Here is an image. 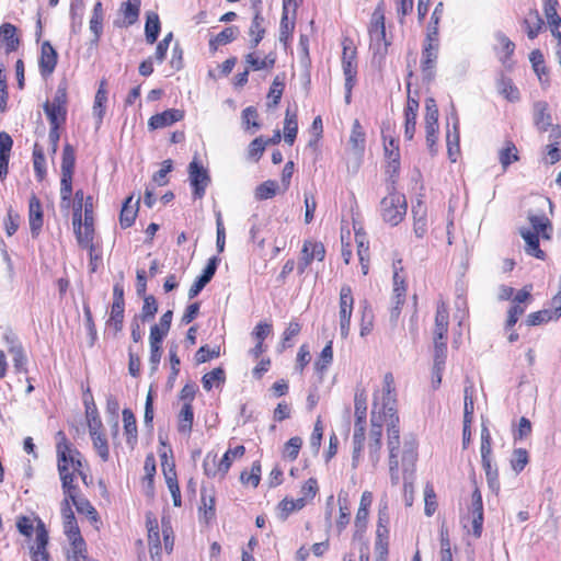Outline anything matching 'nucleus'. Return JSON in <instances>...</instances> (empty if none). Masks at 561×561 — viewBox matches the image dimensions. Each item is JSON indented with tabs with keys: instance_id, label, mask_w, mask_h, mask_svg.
Masks as SVG:
<instances>
[{
	"instance_id": "nucleus-17",
	"label": "nucleus",
	"mask_w": 561,
	"mask_h": 561,
	"mask_svg": "<svg viewBox=\"0 0 561 561\" xmlns=\"http://www.w3.org/2000/svg\"><path fill=\"white\" fill-rule=\"evenodd\" d=\"M218 263L219 259L216 256H213L208 260V263L205 266L202 275L194 282V284L191 286L188 290L190 299L196 297L203 290V288L211 280L216 273Z\"/></svg>"
},
{
	"instance_id": "nucleus-20",
	"label": "nucleus",
	"mask_w": 561,
	"mask_h": 561,
	"mask_svg": "<svg viewBox=\"0 0 561 561\" xmlns=\"http://www.w3.org/2000/svg\"><path fill=\"white\" fill-rule=\"evenodd\" d=\"M28 221L32 236H38L43 227V209L35 194H32L28 201Z\"/></svg>"
},
{
	"instance_id": "nucleus-39",
	"label": "nucleus",
	"mask_w": 561,
	"mask_h": 561,
	"mask_svg": "<svg viewBox=\"0 0 561 561\" xmlns=\"http://www.w3.org/2000/svg\"><path fill=\"white\" fill-rule=\"evenodd\" d=\"M264 34H265L264 18L262 16V14L259 11H256L253 16L251 26H250V36H252V39H251L252 48H255L259 45V43L264 37Z\"/></svg>"
},
{
	"instance_id": "nucleus-24",
	"label": "nucleus",
	"mask_w": 561,
	"mask_h": 561,
	"mask_svg": "<svg viewBox=\"0 0 561 561\" xmlns=\"http://www.w3.org/2000/svg\"><path fill=\"white\" fill-rule=\"evenodd\" d=\"M35 542L31 547V556H39L41 553H49L47 546L49 541L48 531L44 522L36 517Z\"/></svg>"
},
{
	"instance_id": "nucleus-26",
	"label": "nucleus",
	"mask_w": 561,
	"mask_h": 561,
	"mask_svg": "<svg viewBox=\"0 0 561 561\" xmlns=\"http://www.w3.org/2000/svg\"><path fill=\"white\" fill-rule=\"evenodd\" d=\"M413 230L417 238H423L427 232L426 207L422 201L412 206Z\"/></svg>"
},
{
	"instance_id": "nucleus-12",
	"label": "nucleus",
	"mask_w": 561,
	"mask_h": 561,
	"mask_svg": "<svg viewBox=\"0 0 561 561\" xmlns=\"http://www.w3.org/2000/svg\"><path fill=\"white\" fill-rule=\"evenodd\" d=\"M325 256V249L321 242L307 240L304 243L301 250V257L297 265L299 274H304L306 268L311 264L313 260L323 261Z\"/></svg>"
},
{
	"instance_id": "nucleus-7",
	"label": "nucleus",
	"mask_w": 561,
	"mask_h": 561,
	"mask_svg": "<svg viewBox=\"0 0 561 561\" xmlns=\"http://www.w3.org/2000/svg\"><path fill=\"white\" fill-rule=\"evenodd\" d=\"M405 196L393 188L380 202L382 219L391 226L399 225L407 214Z\"/></svg>"
},
{
	"instance_id": "nucleus-61",
	"label": "nucleus",
	"mask_w": 561,
	"mask_h": 561,
	"mask_svg": "<svg viewBox=\"0 0 561 561\" xmlns=\"http://www.w3.org/2000/svg\"><path fill=\"white\" fill-rule=\"evenodd\" d=\"M500 93L508 101L516 102L519 100V91L508 79H502L499 84Z\"/></svg>"
},
{
	"instance_id": "nucleus-28",
	"label": "nucleus",
	"mask_w": 561,
	"mask_h": 561,
	"mask_svg": "<svg viewBox=\"0 0 561 561\" xmlns=\"http://www.w3.org/2000/svg\"><path fill=\"white\" fill-rule=\"evenodd\" d=\"M519 232L526 243V253L542 260L545 257V252L539 248L540 234L533 232L529 228H520Z\"/></svg>"
},
{
	"instance_id": "nucleus-52",
	"label": "nucleus",
	"mask_w": 561,
	"mask_h": 561,
	"mask_svg": "<svg viewBox=\"0 0 561 561\" xmlns=\"http://www.w3.org/2000/svg\"><path fill=\"white\" fill-rule=\"evenodd\" d=\"M167 485L172 495L174 506H181V492L178 483L176 474L173 468L169 470V472H164Z\"/></svg>"
},
{
	"instance_id": "nucleus-56",
	"label": "nucleus",
	"mask_w": 561,
	"mask_h": 561,
	"mask_svg": "<svg viewBox=\"0 0 561 561\" xmlns=\"http://www.w3.org/2000/svg\"><path fill=\"white\" fill-rule=\"evenodd\" d=\"M333 360L332 341H330L321 351L318 360L314 363L316 370L323 373Z\"/></svg>"
},
{
	"instance_id": "nucleus-36",
	"label": "nucleus",
	"mask_w": 561,
	"mask_h": 561,
	"mask_svg": "<svg viewBox=\"0 0 561 561\" xmlns=\"http://www.w3.org/2000/svg\"><path fill=\"white\" fill-rule=\"evenodd\" d=\"M558 3H543V12L551 28V34L561 41V18L557 12Z\"/></svg>"
},
{
	"instance_id": "nucleus-34",
	"label": "nucleus",
	"mask_w": 561,
	"mask_h": 561,
	"mask_svg": "<svg viewBox=\"0 0 561 561\" xmlns=\"http://www.w3.org/2000/svg\"><path fill=\"white\" fill-rule=\"evenodd\" d=\"M124 432L126 442L130 447L137 443V423L134 413L129 409L123 410Z\"/></svg>"
},
{
	"instance_id": "nucleus-51",
	"label": "nucleus",
	"mask_w": 561,
	"mask_h": 561,
	"mask_svg": "<svg viewBox=\"0 0 561 561\" xmlns=\"http://www.w3.org/2000/svg\"><path fill=\"white\" fill-rule=\"evenodd\" d=\"M295 30V19L293 16H282L279 24V42L287 48L289 39Z\"/></svg>"
},
{
	"instance_id": "nucleus-14",
	"label": "nucleus",
	"mask_w": 561,
	"mask_h": 561,
	"mask_svg": "<svg viewBox=\"0 0 561 561\" xmlns=\"http://www.w3.org/2000/svg\"><path fill=\"white\" fill-rule=\"evenodd\" d=\"M533 123L539 133L548 131L552 123V114L548 102L539 100L533 104Z\"/></svg>"
},
{
	"instance_id": "nucleus-40",
	"label": "nucleus",
	"mask_w": 561,
	"mask_h": 561,
	"mask_svg": "<svg viewBox=\"0 0 561 561\" xmlns=\"http://www.w3.org/2000/svg\"><path fill=\"white\" fill-rule=\"evenodd\" d=\"M305 497H299L297 500L284 499L278 504V516L282 520H285L291 513L301 510L302 507H305Z\"/></svg>"
},
{
	"instance_id": "nucleus-55",
	"label": "nucleus",
	"mask_w": 561,
	"mask_h": 561,
	"mask_svg": "<svg viewBox=\"0 0 561 561\" xmlns=\"http://www.w3.org/2000/svg\"><path fill=\"white\" fill-rule=\"evenodd\" d=\"M71 548L68 551V561H89L87 556V548L83 538L81 537V542L79 543L77 540L70 539Z\"/></svg>"
},
{
	"instance_id": "nucleus-2",
	"label": "nucleus",
	"mask_w": 561,
	"mask_h": 561,
	"mask_svg": "<svg viewBox=\"0 0 561 561\" xmlns=\"http://www.w3.org/2000/svg\"><path fill=\"white\" fill-rule=\"evenodd\" d=\"M56 451L58 458V472L61 480V488L65 499L73 500L78 495L79 489L75 484V473L82 468L81 454L72 448L65 433L59 431L56 435Z\"/></svg>"
},
{
	"instance_id": "nucleus-41",
	"label": "nucleus",
	"mask_w": 561,
	"mask_h": 561,
	"mask_svg": "<svg viewBox=\"0 0 561 561\" xmlns=\"http://www.w3.org/2000/svg\"><path fill=\"white\" fill-rule=\"evenodd\" d=\"M84 13L83 0H72L70 5L71 32L77 34L82 27V18Z\"/></svg>"
},
{
	"instance_id": "nucleus-62",
	"label": "nucleus",
	"mask_w": 561,
	"mask_h": 561,
	"mask_svg": "<svg viewBox=\"0 0 561 561\" xmlns=\"http://www.w3.org/2000/svg\"><path fill=\"white\" fill-rule=\"evenodd\" d=\"M283 91H284V82L277 76L274 79V81L270 88L268 95H267V98L270 100L267 105L270 107L276 106L279 103L280 98L283 95Z\"/></svg>"
},
{
	"instance_id": "nucleus-43",
	"label": "nucleus",
	"mask_w": 561,
	"mask_h": 561,
	"mask_svg": "<svg viewBox=\"0 0 561 561\" xmlns=\"http://www.w3.org/2000/svg\"><path fill=\"white\" fill-rule=\"evenodd\" d=\"M238 33L239 31L236 26L226 27L219 34H217L216 37L209 41L210 48L216 50L219 46L231 43L233 39H236Z\"/></svg>"
},
{
	"instance_id": "nucleus-30",
	"label": "nucleus",
	"mask_w": 561,
	"mask_h": 561,
	"mask_svg": "<svg viewBox=\"0 0 561 561\" xmlns=\"http://www.w3.org/2000/svg\"><path fill=\"white\" fill-rule=\"evenodd\" d=\"M449 324V314L447 307L444 302L438 304L435 314V325L433 335L438 337H447Z\"/></svg>"
},
{
	"instance_id": "nucleus-3",
	"label": "nucleus",
	"mask_w": 561,
	"mask_h": 561,
	"mask_svg": "<svg viewBox=\"0 0 561 561\" xmlns=\"http://www.w3.org/2000/svg\"><path fill=\"white\" fill-rule=\"evenodd\" d=\"M367 413V396L364 390H357L354 398V433H353V450H352V468L356 469L362 459L365 445V424Z\"/></svg>"
},
{
	"instance_id": "nucleus-15",
	"label": "nucleus",
	"mask_w": 561,
	"mask_h": 561,
	"mask_svg": "<svg viewBox=\"0 0 561 561\" xmlns=\"http://www.w3.org/2000/svg\"><path fill=\"white\" fill-rule=\"evenodd\" d=\"M61 515L64 519V533L68 540L73 539L80 543L82 536L68 499H64L61 502Z\"/></svg>"
},
{
	"instance_id": "nucleus-54",
	"label": "nucleus",
	"mask_w": 561,
	"mask_h": 561,
	"mask_svg": "<svg viewBox=\"0 0 561 561\" xmlns=\"http://www.w3.org/2000/svg\"><path fill=\"white\" fill-rule=\"evenodd\" d=\"M279 186L276 181L267 180L255 190V197L260 201L272 198L276 195Z\"/></svg>"
},
{
	"instance_id": "nucleus-27",
	"label": "nucleus",
	"mask_w": 561,
	"mask_h": 561,
	"mask_svg": "<svg viewBox=\"0 0 561 561\" xmlns=\"http://www.w3.org/2000/svg\"><path fill=\"white\" fill-rule=\"evenodd\" d=\"M165 336L161 335L158 332V329L150 330L149 343H150V357L149 363L151 365V370L154 371L158 369L159 363L161 360V344Z\"/></svg>"
},
{
	"instance_id": "nucleus-60",
	"label": "nucleus",
	"mask_w": 561,
	"mask_h": 561,
	"mask_svg": "<svg viewBox=\"0 0 561 561\" xmlns=\"http://www.w3.org/2000/svg\"><path fill=\"white\" fill-rule=\"evenodd\" d=\"M87 407V419H88V427H89V434H94V432L100 431L102 427V421L98 414L96 408L94 403L88 404L85 402Z\"/></svg>"
},
{
	"instance_id": "nucleus-48",
	"label": "nucleus",
	"mask_w": 561,
	"mask_h": 561,
	"mask_svg": "<svg viewBox=\"0 0 561 561\" xmlns=\"http://www.w3.org/2000/svg\"><path fill=\"white\" fill-rule=\"evenodd\" d=\"M71 503L76 506L79 514L85 515L92 522L98 520V512L87 499L76 495L73 500H70Z\"/></svg>"
},
{
	"instance_id": "nucleus-4",
	"label": "nucleus",
	"mask_w": 561,
	"mask_h": 561,
	"mask_svg": "<svg viewBox=\"0 0 561 561\" xmlns=\"http://www.w3.org/2000/svg\"><path fill=\"white\" fill-rule=\"evenodd\" d=\"M92 197L89 196L84 202V219L82 220L81 205L73 207L72 225L79 245L91 252L94 250L93 244V216H92Z\"/></svg>"
},
{
	"instance_id": "nucleus-49",
	"label": "nucleus",
	"mask_w": 561,
	"mask_h": 561,
	"mask_svg": "<svg viewBox=\"0 0 561 561\" xmlns=\"http://www.w3.org/2000/svg\"><path fill=\"white\" fill-rule=\"evenodd\" d=\"M149 528H148V539H149V546H150V554L151 558L154 559L160 554V539H159V528L157 520H149L148 522Z\"/></svg>"
},
{
	"instance_id": "nucleus-46",
	"label": "nucleus",
	"mask_w": 561,
	"mask_h": 561,
	"mask_svg": "<svg viewBox=\"0 0 561 561\" xmlns=\"http://www.w3.org/2000/svg\"><path fill=\"white\" fill-rule=\"evenodd\" d=\"M365 131L358 119H355L352 126V131L350 136V142L352 147L357 151H364L365 149Z\"/></svg>"
},
{
	"instance_id": "nucleus-13",
	"label": "nucleus",
	"mask_w": 561,
	"mask_h": 561,
	"mask_svg": "<svg viewBox=\"0 0 561 561\" xmlns=\"http://www.w3.org/2000/svg\"><path fill=\"white\" fill-rule=\"evenodd\" d=\"M439 42H426L422 50L421 69L423 78L427 81L434 79L435 65L438 57Z\"/></svg>"
},
{
	"instance_id": "nucleus-42",
	"label": "nucleus",
	"mask_w": 561,
	"mask_h": 561,
	"mask_svg": "<svg viewBox=\"0 0 561 561\" xmlns=\"http://www.w3.org/2000/svg\"><path fill=\"white\" fill-rule=\"evenodd\" d=\"M225 379V370L221 367H217L203 376V388L207 391H210L214 387H219L222 385Z\"/></svg>"
},
{
	"instance_id": "nucleus-19",
	"label": "nucleus",
	"mask_w": 561,
	"mask_h": 561,
	"mask_svg": "<svg viewBox=\"0 0 561 561\" xmlns=\"http://www.w3.org/2000/svg\"><path fill=\"white\" fill-rule=\"evenodd\" d=\"M419 101L409 96L404 108V138L412 140L415 134Z\"/></svg>"
},
{
	"instance_id": "nucleus-35",
	"label": "nucleus",
	"mask_w": 561,
	"mask_h": 561,
	"mask_svg": "<svg viewBox=\"0 0 561 561\" xmlns=\"http://www.w3.org/2000/svg\"><path fill=\"white\" fill-rule=\"evenodd\" d=\"M444 13V3L438 2L432 13L431 21L427 25L426 42H439L438 25Z\"/></svg>"
},
{
	"instance_id": "nucleus-29",
	"label": "nucleus",
	"mask_w": 561,
	"mask_h": 561,
	"mask_svg": "<svg viewBox=\"0 0 561 561\" xmlns=\"http://www.w3.org/2000/svg\"><path fill=\"white\" fill-rule=\"evenodd\" d=\"M13 146L11 136L2 131L0 133V178L3 179L8 174L10 151Z\"/></svg>"
},
{
	"instance_id": "nucleus-9",
	"label": "nucleus",
	"mask_w": 561,
	"mask_h": 561,
	"mask_svg": "<svg viewBox=\"0 0 561 561\" xmlns=\"http://www.w3.org/2000/svg\"><path fill=\"white\" fill-rule=\"evenodd\" d=\"M44 112L50 126L65 124L67 116V93L65 89H57L53 100L44 104Z\"/></svg>"
},
{
	"instance_id": "nucleus-21",
	"label": "nucleus",
	"mask_w": 561,
	"mask_h": 561,
	"mask_svg": "<svg viewBox=\"0 0 561 561\" xmlns=\"http://www.w3.org/2000/svg\"><path fill=\"white\" fill-rule=\"evenodd\" d=\"M522 25L529 39H535L545 26V22L537 9H530L522 20Z\"/></svg>"
},
{
	"instance_id": "nucleus-38",
	"label": "nucleus",
	"mask_w": 561,
	"mask_h": 561,
	"mask_svg": "<svg viewBox=\"0 0 561 561\" xmlns=\"http://www.w3.org/2000/svg\"><path fill=\"white\" fill-rule=\"evenodd\" d=\"M160 20L157 13L148 12L145 24V35L148 44L157 42L160 33Z\"/></svg>"
},
{
	"instance_id": "nucleus-37",
	"label": "nucleus",
	"mask_w": 561,
	"mask_h": 561,
	"mask_svg": "<svg viewBox=\"0 0 561 561\" xmlns=\"http://www.w3.org/2000/svg\"><path fill=\"white\" fill-rule=\"evenodd\" d=\"M140 0H127L122 4L121 11L124 15L123 26H129L137 22L140 12Z\"/></svg>"
},
{
	"instance_id": "nucleus-58",
	"label": "nucleus",
	"mask_w": 561,
	"mask_h": 561,
	"mask_svg": "<svg viewBox=\"0 0 561 561\" xmlns=\"http://www.w3.org/2000/svg\"><path fill=\"white\" fill-rule=\"evenodd\" d=\"M124 307L118 304H112L111 307V316L107 320V325L113 327L116 332L121 331L123 328L124 320Z\"/></svg>"
},
{
	"instance_id": "nucleus-45",
	"label": "nucleus",
	"mask_w": 561,
	"mask_h": 561,
	"mask_svg": "<svg viewBox=\"0 0 561 561\" xmlns=\"http://www.w3.org/2000/svg\"><path fill=\"white\" fill-rule=\"evenodd\" d=\"M90 436L99 457L102 461H107L110 459V448L105 435L98 431L94 434H90Z\"/></svg>"
},
{
	"instance_id": "nucleus-5",
	"label": "nucleus",
	"mask_w": 561,
	"mask_h": 561,
	"mask_svg": "<svg viewBox=\"0 0 561 561\" xmlns=\"http://www.w3.org/2000/svg\"><path fill=\"white\" fill-rule=\"evenodd\" d=\"M417 451L414 442H404L401 453V466L403 472V492L407 506L413 504V480Z\"/></svg>"
},
{
	"instance_id": "nucleus-63",
	"label": "nucleus",
	"mask_w": 561,
	"mask_h": 561,
	"mask_svg": "<svg viewBox=\"0 0 561 561\" xmlns=\"http://www.w3.org/2000/svg\"><path fill=\"white\" fill-rule=\"evenodd\" d=\"M76 163L75 149L71 145L66 144L62 150L61 172H73Z\"/></svg>"
},
{
	"instance_id": "nucleus-44",
	"label": "nucleus",
	"mask_w": 561,
	"mask_h": 561,
	"mask_svg": "<svg viewBox=\"0 0 561 561\" xmlns=\"http://www.w3.org/2000/svg\"><path fill=\"white\" fill-rule=\"evenodd\" d=\"M482 468L485 472V478L489 488L493 492H497L500 490V481H499V471L495 463H493L492 459L482 461Z\"/></svg>"
},
{
	"instance_id": "nucleus-53",
	"label": "nucleus",
	"mask_w": 561,
	"mask_h": 561,
	"mask_svg": "<svg viewBox=\"0 0 561 561\" xmlns=\"http://www.w3.org/2000/svg\"><path fill=\"white\" fill-rule=\"evenodd\" d=\"M131 201L133 197H128L121 210L119 222L123 228L130 227L136 219L137 208L130 205Z\"/></svg>"
},
{
	"instance_id": "nucleus-23",
	"label": "nucleus",
	"mask_w": 561,
	"mask_h": 561,
	"mask_svg": "<svg viewBox=\"0 0 561 561\" xmlns=\"http://www.w3.org/2000/svg\"><path fill=\"white\" fill-rule=\"evenodd\" d=\"M19 45L16 27L11 23H3L0 26V47L4 46L5 54H10L18 50Z\"/></svg>"
},
{
	"instance_id": "nucleus-18",
	"label": "nucleus",
	"mask_w": 561,
	"mask_h": 561,
	"mask_svg": "<svg viewBox=\"0 0 561 561\" xmlns=\"http://www.w3.org/2000/svg\"><path fill=\"white\" fill-rule=\"evenodd\" d=\"M184 117V112L178 108H170L162 113H158L149 118L148 126L150 129H160L180 122Z\"/></svg>"
},
{
	"instance_id": "nucleus-57",
	"label": "nucleus",
	"mask_w": 561,
	"mask_h": 561,
	"mask_svg": "<svg viewBox=\"0 0 561 561\" xmlns=\"http://www.w3.org/2000/svg\"><path fill=\"white\" fill-rule=\"evenodd\" d=\"M500 163L506 170L508 165L518 160L517 149L513 142H507L506 147L499 152Z\"/></svg>"
},
{
	"instance_id": "nucleus-50",
	"label": "nucleus",
	"mask_w": 561,
	"mask_h": 561,
	"mask_svg": "<svg viewBox=\"0 0 561 561\" xmlns=\"http://www.w3.org/2000/svg\"><path fill=\"white\" fill-rule=\"evenodd\" d=\"M245 61L253 70L257 71L272 68L275 64V58L272 55L260 58L254 53H250L245 56Z\"/></svg>"
},
{
	"instance_id": "nucleus-31",
	"label": "nucleus",
	"mask_w": 561,
	"mask_h": 561,
	"mask_svg": "<svg viewBox=\"0 0 561 561\" xmlns=\"http://www.w3.org/2000/svg\"><path fill=\"white\" fill-rule=\"evenodd\" d=\"M528 220L533 232L540 234L542 239L549 240L551 238L552 226L546 215L529 214Z\"/></svg>"
},
{
	"instance_id": "nucleus-16",
	"label": "nucleus",
	"mask_w": 561,
	"mask_h": 561,
	"mask_svg": "<svg viewBox=\"0 0 561 561\" xmlns=\"http://www.w3.org/2000/svg\"><path fill=\"white\" fill-rule=\"evenodd\" d=\"M58 55L49 42H44L41 48L39 72L43 78L49 77L57 65Z\"/></svg>"
},
{
	"instance_id": "nucleus-32",
	"label": "nucleus",
	"mask_w": 561,
	"mask_h": 561,
	"mask_svg": "<svg viewBox=\"0 0 561 561\" xmlns=\"http://www.w3.org/2000/svg\"><path fill=\"white\" fill-rule=\"evenodd\" d=\"M178 430L180 433L190 435L192 432L194 412L192 403L184 402L178 415Z\"/></svg>"
},
{
	"instance_id": "nucleus-33",
	"label": "nucleus",
	"mask_w": 561,
	"mask_h": 561,
	"mask_svg": "<svg viewBox=\"0 0 561 561\" xmlns=\"http://www.w3.org/2000/svg\"><path fill=\"white\" fill-rule=\"evenodd\" d=\"M298 133V121L296 111L291 112L288 107L285 113L284 121V140L288 145H293Z\"/></svg>"
},
{
	"instance_id": "nucleus-1",
	"label": "nucleus",
	"mask_w": 561,
	"mask_h": 561,
	"mask_svg": "<svg viewBox=\"0 0 561 561\" xmlns=\"http://www.w3.org/2000/svg\"><path fill=\"white\" fill-rule=\"evenodd\" d=\"M396 397L394 378L391 373H387L383 376L382 389L374 393L368 435V457L375 468L380 460L382 427L387 426L388 465L392 485L399 484L401 479L399 467L401 442Z\"/></svg>"
},
{
	"instance_id": "nucleus-10",
	"label": "nucleus",
	"mask_w": 561,
	"mask_h": 561,
	"mask_svg": "<svg viewBox=\"0 0 561 561\" xmlns=\"http://www.w3.org/2000/svg\"><path fill=\"white\" fill-rule=\"evenodd\" d=\"M354 298L352 288L348 285H343L340 290L339 304V321L341 336L346 339L351 330V318L353 313Z\"/></svg>"
},
{
	"instance_id": "nucleus-8",
	"label": "nucleus",
	"mask_w": 561,
	"mask_h": 561,
	"mask_svg": "<svg viewBox=\"0 0 561 561\" xmlns=\"http://www.w3.org/2000/svg\"><path fill=\"white\" fill-rule=\"evenodd\" d=\"M245 453V448L243 445L236 446L234 448H229L220 459L217 461V455L213 453H208L203 461L204 473L209 478H215L220 476L221 478L226 476V473L230 469V455L234 457H242Z\"/></svg>"
},
{
	"instance_id": "nucleus-25",
	"label": "nucleus",
	"mask_w": 561,
	"mask_h": 561,
	"mask_svg": "<svg viewBox=\"0 0 561 561\" xmlns=\"http://www.w3.org/2000/svg\"><path fill=\"white\" fill-rule=\"evenodd\" d=\"M451 116L454 118V124H453V131L448 130L447 131V136H446V141H447V151H448V156H449V159L455 162L457 160V157L460 152V147H459V139H460V136H459V119H458V116L455 112V108H453V113H451Z\"/></svg>"
},
{
	"instance_id": "nucleus-59",
	"label": "nucleus",
	"mask_w": 561,
	"mask_h": 561,
	"mask_svg": "<svg viewBox=\"0 0 561 561\" xmlns=\"http://www.w3.org/2000/svg\"><path fill=\"white\" fill-rule=\"evenodd\" d=\"M241 482L256 488L261 479V465L259 461L252 463L251 471H243L240 476Z\"/></svg>"
},
{
	"instance_id": "nucleus-47",
	"label": "nucleus",
	"mask_w": 561,
	"mask_h": 561,
	"mask_svg": "<svg viewBox=\"0 0 561 561\" xmlns=\"http://www.w3.org/2000/svg\"><path fill=\"white\" fill-rule=\"evenodd\" d=\"M106 91L104 89V82L101 83V87L99 88L95 98H94V104H93V115L98 118V126L101 125L104 113H105V102L107 100Z\"/></svg>"
},
{
	"instance_id": "nucleus-22",
	"label": "nucleus",
	"mask_w": 561,
	"mask_h": 561,
	"mask_svg": "<svg viewBox=\"0 0 561 561\" xmlns=\"http://www.w3.org/2000/svg\"><path fill=\"white\" fill-rule=\"evenodd\" d=\"M405 284L403 277L399 275L398 272L393 274V297H392V309H391V318H398L401 311V307L405 301Z\"/></svg>"
},
{
	"instance_id": "nucleus-64",
	"label": "nucleus",
	"mask_w": 561,
	"mask_h": 561,
	"mask_svg": "<svg viewBox=\"0 0 561 561\" xmlns=\"http://www.w3.org/2000/svg\"><path fill=\"white\" fill-rule=\"evenodd\" d=\"M527 463H528V453L526 451V449H523V448L515 449L513 453V457L511 459V465H512L513 470L516 473H519L525 468V466Z\"/></svg>"
},
{
	"instance_id": "nucleus-6",
	"label": "nucleus",
	"mask_w": 561,
	"mask_h": 561,
	"mask_svg": "<svg viewBox=\"0 0 561 561\" xmlns=\"http://www.w3.org/2000/svg\"><path fill=\"white\" fill-rule=\"evenodd\" d=\"M368 33L370 48L374 50V54L383 57L387 54L390 42L386 38L385 13L381 4L371 14Z\"/></svg>"
},
{
	"instance_id": "nucleus-11",
	"label": "nucleus",
	"mask_w": 561,
	"mask_h": 561,
	"mask_svg": "<svg viewBox=\"0 0 561 561\" xmlns=\"http://www.w3.org/2000/svg\"><path fill=\"white\" fill-rule=\"evenodd\" d=\"M190 183L193 187L194 198H202L205 195L206 187L210 182V178L206 169H204L196 159L188 164Z\"/></svg>"
}]
</instances>
